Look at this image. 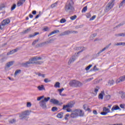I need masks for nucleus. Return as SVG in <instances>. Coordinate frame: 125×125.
<instances>
[{"mask_svg": "<svg viewBox=\"0 0 125 125\" xmlns=\"http://www.w3.org/2000/svg\"><path fill=\"white\" fill-rule=\"evenodd\" d=\"M64 9L66 12L70 14L74 13L75 12V7H74V1L73 0H68L64 6Z\"/></svg>", "mask_w": 125, "mask_h": 125, "instance_id": "1", "label": "nucleus"}, {"mask_svg": "<svg viewBox=\"0 0 125 125\" xmlns=\"http://www.w3.org/2000/svg\"><path fill=\"white\" fill-rule=\"evenodd\" d=\"M28 116H30V110H25L19 114V117L20 120L28 121Z\"/></svg>", "mask_w": 125, "mask_h": 125, "instance_id": "2", "label": "nucleus"}, {"mask_svg": "<svg viewBox=\"0 0 125 125\" xmlns=\"http://www.w3.org/2000/svg\"><path fill=\"white\" fill-rule=\"evenodd\" d=\"M34 61H38L37 56L34 57L29 59V61L28 62H26L24 63H22L21 64L22 66L25 67V68H28L30 64H35V63L33 62Z\"/></svg>", "mask_w": 125, "mask_h": 125, "instance_id": "3", "label": "nucleus"}, {"mask_svg": "<svg viewBox=\"0 0 125 125\" xmlns=\"http://www.w3.org/2000/svg\"><path fill=\"white\" fill-rule=\"evenodd\" d=\"M69 84L72 87H80L83 85V83L77 80H72L69 82Z\"/></svg>", "mask_w": 125, "mask_h": 125, "instance_id": "4", "label": "nucleus"}, {"mask_svg": "<svg viewBox=\"0 0 125 125\" xmlns=\"http://www.w3.org/2000/svg\"><path fill=\"white\" fill-rule=\"evenodd\" d=\"M74 105H75V103L72 101H71L66 105H63L62 110H65V109L67 108L66 109L67 112H72V109H70L69 108H73V107H74Z\"/></svg>", "mask_w": 125, "mask_h": 125, "instance_id": "5", "label": "nucleus"}, {"mask_svg": "<svg viewBox=\"0 0 125 125\" xmlns=\"http://www.w3.org/2000/svg\"><path fill=\"white\" fill-rule=\"evenodd\" d=\"M116 1V0H111L108 4L106 5L105 8L104 9V12H109L110 10L113 8V6H114V2Z\"/></svg>", "mask_w": 125, "mask_h": 125, "instance_id": "6", "label": "nucleus"}, {"mask_svg": "<svg viewBox=\"0 0 125 125\" xmlns=\"http://www.w3.org/2000/svg\"><path fill=\"white\" fill-rule=\"evenodd\" d=\"M10 23V20L7 19L2 21L0 24V30H3L4 26L8 25V23Z\"/></svg>", "mask_w": 125, "mask_h": 125, "instance_id": "7", "label": "nucleus"}, {"mask_svg": "<svg viewBox=\"0 0 125 125\" xmlns=\"http://www.w3.org/2000/svg\"><path fill=\"white\" fill-rule=\"evenodd\" d=\"M70 34H78V31H70V30H66L63 32H62L61 34H60V36H67V35H70Z\"/></svg>", "mask_w": 125, "mask_h": 125, "instance_id": "8", "label": "nucleus"}, {"mask_svg": "<svg viewBox=\"0 0 125 125\" xmlns=\"http://www.w3.org/2000/svg\"><path fill=\"white\" fill-rule=\"evenodd\" d=\"M54 40L53 39H50L47 41H46L45 42H43L40 44H37L36 45V47H42V45H43V44H47V43H52V42H53Z\"/></svg>", "mask_w": 125, "mask_h": 125, "instance_id": "9", "label": "nucleus"}, {"mask_svg": "<svg viewBox=\"0 0 125 125\" xmlns=\"http://www.w3.org/2000/svg\"><path fill=\"white\" fill-rule=\"evenodd\" d=\"M13 64H14V61H11L7 62L4 67L5 71H8V70H9V68H10Z\"/></svg>", "mask_w": 125, "mask_h": 125, "instance_id": "10", "label": "nucleus"}, {"mask_svg": "<svg viewBox=\"0 0 125 125\" xmlns=\"http://www.w3.org/2000/svg\"><path fill=\"white\" fill-rule=\"evenodd\" d=\"M73 112H76L78 114V117H83L84 116V112L83 111V110L80 109H76L73 111Z\"/></svg>", "mask_w": 125, "mask_h": 125, "instance_id": "11", "label": "nucleus"}, {"mask_svg": "<svg viewBox=\"0 0 125 125\" xmlns=\"http://www.w3.org/2000/svg\"><path fill=\"white\" fill-rule=\"evenodd\" d=\"M111 44H112V43H110L107 45H106L104 48L102 50H101V51L98 52V53L96 54V56L97 57H98L99 56V55H100V53L103 52V51H105V50H106V49H108V48H109V47H110V46L111 45Z\"/></svg>", "mask_w": 125, "mask_h": 125, "instance_id": "12", "label": "nucleus"}, {"mask_svg": "<svg viewBox=\"0 0 125 125\" xmlns=\"http://www.w3.org/2000/svg\"><path fill=\"white\" fill-rule=\"evenodd\" d=\"M40 106L42 107L43 109H45L46 108V103L43 101L42 100L39 103Z\"/></svg>", "mask_w": 125, "mask_h": 125, "instance_id": "13", "label": "nucleus"}, {"mask_svg": "<svg viewBox=\"0 0 125 125\" xmlns=\"http://www.w3.org/2000/svg\"><path fill=\"white\" fill-rule=\"evenodd\" d=\"M76 50H81V51H80L79 52H78L77 53V54H79V53L83 52V51H84V50H85V49H86V48H85V47H84L82 46V47H76Z\"/></svg>", "mask_w": 125, "mask_h": 125, "instance_id": "14", "label": "nucleus"}, {"mask_svg": "<svg viewBox=\"0 0 125 125\" xmlns=\"http://www.w3.org/2000/svg\"><path fill=\"white\" fill-rule=\"evenodd\" d=\"M79 117V113L77 112H74V113H72L70 114V118H72L73 119H75Z\"/></svg>", "mask_w": 125, "mask_h": 125, "instance_id": "15", "label": "nucleus"}, {"mask_svg": "<svg viewBox=\"0 0 125 125\" xmlns=\"http://www.w3.org/2000/svg\"><path fill=\"white\" fill-rule=\"evenodd\" d=\"M117 110H119V111H122V109L120 108V106L118 105L113 106L111 108V111H116Z\"/></svg>", "mask_w": 125, "mask_h": 125, "instance_id": "16", "label": "nucleus"}, {"mask_svg": "<svg viewBox=\"0 0 125 125\" xmlns=\"http://www.w3.org/2000/svg\"><path fill=\"white\" fill-rule=\"evenodd\" d=\"M50 102L51 103H52L53 104H55V105H57L58 103H59V101L55 99H51L50 100Z\"/></svg>", "mask_w": 125, "mask_h": 125, "instance_id": "17", "label": "nucleus"}, {"mask_svg": "<svg viewBox=\"0 0 125 125\" xmlns=\"http://www.w3.org/2000/svg\"><path fill=\"white\" fill-rule=\"evenodd\" d=\"M26 1V0H19L17 4V6H21L23 5V3Z\"/></svg>", "mask_w": 125, "mask_h": 125, "instance_id": "18", "label": "nucleus"}, {"mask_svg": "<svg viewBox=\"0 0 125 125\" xmlns=\"http://www.w3.org/2000/svg\"><path fill=\"white\" fill-rule=\"evenodd\" d=\"M125 75L121 77L119 79L117 80V83H119L121 82H125Z\"/></svg>", "mask_w": 125, "mask_h": 125, "instance_id": "19", "label": "nucleus"}, {"mask_svg": "<svg viewBox=\"0 0 125 125\" xmlns=\"http://www.w3.org/2000/svg\"><path fill=\"white\" fill-rule=\"evenodd\" d=\"M16 52V49L12 50L7 53V55L8 56L11 55V54H14Z\"/></svg>", "mask_w": 125, "mask_h": 125, "instance_id": "20", "label": "nucleus"}, {"mask_svg": "<svg viewBox=\"0 0 125 125\" xmlns=\"http://www.w3.org/2000/svg\"><path fill=\"white\" fill-rule=\"evenodd\" d=\"M64 113L61 112L59 113L57 115V117L59 118V119H62V118H63V115Z\"/></svg>", "mask_w": 125, "mask_h": 125, "instance_id": "21", "label": "nucleus"}, {"mask_svg": "<svg viewBox=\"0 0 125 125\" xmlns=\"http://www.w3.org/2000/svg\"><path fill=\"white\" fill-rule=\"evenodd\" d=\"M103 94H105L104 93V91H102L101 93L99 95V99H103L104 95Z\"/></svg>", "mask_w": 125, "mask_h": 125, "instance_id": "22", "label": "nucleus"}, {"mask_svg": "<svg viewBox=\"0 0 125 125\" xmlns=\"http://www.w3.org/2000/svg\"><path fill=\"white\" fill-rule=\"evenodd\" d=\"M37 35H40V32H35L33 35L30 34L28 38H34V37H36Z\"/></svg>", "mask_w": 125, "mask_h": 125, "instance_id": "23", "label": "nucleus"}, {"mask_svg": "<svg viewBox=\"0 0 125 125\" xmlns=\"http://www.w3.org/2000/svg\"><path fill=\"white\" fill-rule=\"evenodd\" d=\"M38 89H39V90H44L45 89V88H44V86L43 85L38 86Z\"/></svg>", "mask_w": 125, "mask_h": 125, "instance_id": "24", "label": "nucleus"}, {"mask_svg": "<svg viewBox=\"0 0 125 125\" xmlns=\"http://www.w3.org/2000/svg\"><path fill=\"white\" fill-rule=\"evenodd\" d=\"M29 32H31V27H29L28 29L24 30L22 32V34H28Z\"/></svg>", "mask_w": 125, "mask_h": 125, "instance_id": "25", "label": "nucleus"}, {"mask_svg": "<svg viewBox=\"0 0 125 125\" xmlns=\"http://www.w3.org/2000/svg\"><path fill=\"white\" fill-rule=\"evenodd\" d=\"M75 60H76V59L75 58H70V59L68 61V64L70 65V64H71V63H73V62H74V61H75Z\"/></svg>", "mask_w": 125, "mask_h": 125, "instance_id": "26", "label": "nucleus"}, {"mask_svg": "<svg viewBox=\"0 0 125 125\" xmlns=\"http://www.w3.org/2000/svg\"><path fill=\"white\" fill-rule=\"evenodd\" d=\"M103 111L107 113V114H108V113H110V109H109V108H107L106 107H104L103 108Z\"/></svg>", "mask_w": 125, "mask_h": 125, "instance_id": "27", "label": "nucleus"}, {"mask_svg": "<svg viewBox=\"0 0 125 125\" xmlns=\"http://www.w3.org/2000/svg\"><path fill=\"white\" fill-rule=\"evenodd\" d=\"M54 87L59 88L60 87V83L56 82L54 85Z\"/></svg>", "mask_w": 125, "mask_h": 125, "instance_id": "28", "label": "nucleus"}, {"mask_svg": "<svg viewBox=\"0 0 125 125\" xmlns=\"http://www.w3.org/2000/svg\"><path fill=\"white\" fill-rule=\"evenodd\" d=\"M51 111L52 112H56L58 111V108H57V107L56 106L52 107L51 109Z\"/></svg>", "mask_w": 125, "mask_h": 125, "instance_id": "29", "label": "nucleus"}, {"mask_svg": "<svg viewBox=\"0 0 125 125\" xmlns=\"http://www.w3.org/2000/svg\"><path fill=\"white\" fill-rule=\"evenodd\" d=\"M125 25V22H123L117 25L116 26L114 27V29H116V28H120L121 26H124Z\"/></svg>", "mask_w": 125, "mask_h": 125, "instance_id": "30", "label": "nucleus"}, {"mask_svg": "<svg viewBox=\"0 0 125 125\" xmlns=\"http://www.w3.org/2000/svg\"><path fill=\"white\" fill-rule=\"evenodd\" d=\"M116 116H125V114H115V115L113 116H107V117H104V118H113V117H116Z\"/></svg>", "mask_w": 125, "mask_h": 125, "instance_id": "31", "label": "nucleus"}, {"mask_svg": "<svg viewBox=\"0 0 125 125\" xmlns=\"http://www.w3.org/2000/svg\"><path fill=\"white\" fill-rule=\"evenodd\" d=\"M110 98H111V96L110 95H106L104 97V100L105 101H108V100H110Z\"/></svg>", "mask_w": 125, "mask_h": 125, "instance_id": "32", "label": "nucleus"}, {"mask_svg": "<svg viewBox=\"0 0 125 125\" xmlns=\"http://www.w3.org/2000/svg\"><path fill=\"white\" fill-rule=\"evenodd\" d=\"M50 100V97H48L47 98H44L43 100H42V101H43L44 102H48V101H49Z\"/></svg>", "mask_w": 125, "mask_h": 125, "instance_id": "33", "label": "nucleus"}, {"mask_svg": "<svg viewBox=\"0 0 125 125\" xmlns=\"http://www.w3.org/2000/svg\"><path fill=\"white\" fill-rule=\"evenodd\" d=\"M87 10V6H85L83 8L82 10V12L83 13L86 12Z\"/></svg>", "mask_w": 125, "mask_h": 125, "instance_id": "34", "label": "nucleus"}, {"mask_svg": "<svg viewBox=\"0 0 125 125\" xmlns=\"http://www.w3.org/2000/svg\"><path fill=\"white\" fill-rule=\"evenodd\" d=\"M114 81L113 80H109L108 81V84H110V85H113L114 83Z\"/></svg>", "mask_w": 125, "mask_h": 125, "instance_id": "35", "label": "nucleus"}, {"mask_svg": "<svg viewBox=\"0 0 125 125\" xmlns=\"http://www.w3.org/2000/svg\"><path fill=\"white\" fill-rule=\"evenodd\" d=\"M58 4V1L56 2L55 3L52 4L51 5V8H53L56 6V5Z\"/></svg>", "mask_w": 125, "mask_h": 125, "instance_id": "36", "label": "nucleus"}, {"mask_svg": "<svg viewBox=\"0 0 125 125\" xmlns=\"http://www.w3.org/2000/svg\"><path fill=\"white\" fill-rule=\"evenodd\" d=\"M91 67H92V64H89L88 66H87L85 68V70L86 71H88V70H89V69H90V68H91Z\"/></svg>", "mask_w": 125, "mask_h": 125, "instance_id": "37", "label": "nucleus"}, {"mask_svg": "<svg viewBox=\"0 0 125 125\" xmlns=\"http://www.w3.org/2000/svg\"><path fill=\"white\" fill-rule=\"evenodd\" d=\"M34 64H38V65H41V64H42L43 63V62L42 61H38V62H34Z\"/></svg>", "mask_w": 125, "mask_h": 125, "instance_id": "38", "label": "nucleus"}, {"mask_svg": "<svg viewBox=\"0 0 125 125\" xmlns=\"http://www.w3.org/2000/svg\"><path fill=\"white\" fill-rule=\"evenodd\" d=\"M83 24H81L79 25H77L75 26V29H80V28H83Z\"/></svg>", "mask_w": 125, "mask_h": 125, "instance_id": "39", "label": "nucleus"}, {"mask_svg": "<svg viewBox=\"0 0 125 125\" xmlns=\"http://www.w3.org/2000/svg\"><path fill=\"white\" fill-rule=\"evenodd\" d=\"M98 68H97V67L96 65H94V67L93 68V69H91L90 71H98Z\"/></svg>", "mask_w": 125, "mask_h": 125, "instance_id": "40", "label": "nucleus"}, {"mask_svg": "<svg viewBox=\"0 0 125 125\" xmlns=\"http://www.w3.org/2000/svg\"><path fill=\"white\" fill-rule=\"evenodd\" d=\"M44 97V96L38 97L37 98V101H41V100H42V98H43Z\"/></svg>", "mask_w": 125, "mask_h": 125, "instance_id": "41", "label": "nucleus"}, {"mask_svg": "<svg viewBox=\"0 0 125 125\" xmlns=\"http://www.w3.org/2000/svg\"><path fill=\"white\" fill-rule=\"evenodd\" d=\"M5 7V5L4 4H1L0 5V10H1L2 8Z\"/></svg>", "mask_w": 125, "mask_h": 125, "instance_id": "42", "label": "nucleus"}, {"mask_svg": "<svg viewBox=\"0 0 125 125\" xmlns=\"http://www.w3.org/2000/svg\"><path fill=\"white\" fill-rule=\"evenodd\" d=\"M9 124H14V123H15V119H11V120L9 121Z\"/></svg>", "mask_w": 125, "mask_h": 125, "instance_id": "43", "label": "nucleus"}, {"mask_svg": "<svg viewBox=\"0 0 125 125\" xmlns=\"http://www.w3.org/2000/svg\"><path fill=\"white\" fill-rule=\"evenodd\" d=\"M124 3H125V0H123L119 5V8H121V6H123Z\"/></svg>", "mask_w": 125, "mask_h": 125, "instance_id": "44", "label": "nucleus"}, {"mask_svg": "<svg viewBox=\"0 0 125 125\" xmlns=\"http://www.w3.org/2000/svg\"><path fill=\"white\" fill-rule=\"evenodd\" d=\"M26 106L28 108H30L32 106V104L30 102H27Z\"/></svg>", "mask_w": 125, "mask_h": 125, "instance_id": "45", "label": "nucleus"}, {"mask_svg": "<svg viewBox=\"0 0 125 125\" xmlns=\"http://www.w3.org/2000/svg\"><path fill=\"white\" fill-rule=\"evenodd\" d=\"M44 83H50V82H51V81H50V80H49L47 78H46L44 80Z\"/></svg>", "mask_w": 125, "mask_h": 125, "instance_id": "46", "label": "nucleus"}, {"mask_svg": "<svg viewBox=\"0 0 125 125\" xmlns=\"http://www.w3.org/2000/svg\"><path fill=\"white\" fill-rule=\"evenodd\" d=\"M66 19H62L60 20V23H65V22H66Z\"/></svg>", "mask_w": 125, "mask_h": 125, "instance_id": "47", "label": "nucleus"}, {"mask_svg": "<svg viewBox=\"0 0 125 125\" xmlns=\"http://www.w3.org/2000/svg\"><path fill=\"white\" fill-rule=\"evenodd\" d=\"M86 16L87 18H90L91 17V14H90V13H88L86 14Z\"/></svg>", "mask_w": 125, "mask_h": 125, "instance_id": "48", "label": "nucleus"}, {"mask_svg": "<svg viewBox=\"0 0 125 125\" xmlns=\"http://www.w3.org/2000/svg\"><path fill=\"white\" fill-rule=\"evenodd\" d=\"M77 18V15H74L70 17L71 20H75Z\"/></svg>", "mask_w": 125, "mask_h": 125, "instance_id": "49", "label": "nucleus"}, {"mask_svg": "<svg viewBox=\"0 0 125 125\" xmlns=\"http://www.w3.org/2000/svg\"><path fill=\"white\" fill-rule=\"evenodd\" d=\"M95 18H96V15H94V16H92V17H91V18L90 19L89 21H92V20H94V19H95Z\"/></svg>", "mask_w": 125, "mask_h": 125, "instance_id": "50", "label": "nucleus"}, {"mask_svg": "<svg viewBox=\"0 0 125 125\" xmlns=\"http://www.w3.org/2000/svg\"><path fill=\"white\" fill-rule=\"evenodd\" d=\"M15 7H16V4H14L11 7V11H12V10H14V9H15Z\"/></svg>", "mask_w": 125, "mask_h": 125, "instance_id": "51", "label": "nucleus"}, {"mask_svg": "<svg viewBox=\"0 0 125 125\" xmlns=\"http://www.w3.org/2000/svg\"><path fill=\"white\" fill-rule=\"evenodd\" d=\"M38 42H39V40H35V41L32 42V45H35V44H36V43H37Z\"/></svg>", "mask_w": 125, "mask_h": 125, "instance_id": "52", "label": "nucleus"}, {"mask_svg": "<svg viewBox=\"0 0 125 125\" xmlns=\"http://www.w3.org/2000/svg\"><path fill=\"white\" fill-rule=\"evenodd\" d=\"M69 116H70V114H67L65 115V117H64V119L66 120V121H67L68 120V117H69Z\"/></svg>", "mask_w": 125, "mask_h": 125, "instance_id": "53", "label": "nucleus"}, {"mask_svg": "<svg viewBox=\"0 0 125 125\" xmlns=\"http://www.w3.org/2000/svg\"><path fill=\"white\" fill-rule=\"evenodd\" d=\"M48 27H45L43 29V31H44V32H47V31H48Z\"/></svg>", "mask_w": 125, "mask_h": 125, "instance_id": "54", "label": "nucleus"}, {"mask_svg": "<svg viewBox=\"0 0 125 125\" xmlns=\"http://www.w3.org/2000/svg\"><path fill=\"white\" fill-rule=\"evenodd\" d=\"M125 104H120V107L122 108V109H125Z\"/></svg>", "mask_w": 125, "mask_h": 125, "instance_id": "55", "label": "nucleus"}, {"mask_svg": "<svg viewBox=\"0 0 125 125\" xmlns=\"http://www.w3.org/2000/svg\"><path fill=\"white\" fill-rule=\"evenodd\" d=\"M40 16H41V11L39 12V14L35 17L34 19H38Z\"/></svg>", "mask_w": 125, "mask_h": 125, "instance_id": "56", "label": "nucleus"}, {"mask_svg": "<svg viewBox=\"0 0 125 125\" xmlns=\"http://www.w3.org/2000/svg\"><path fill=\"white\" fill-rule=\"evenodd\" d=\"M63 90H64V88H62V89H59L58 90V91L59 92L60 94H61V93H62V91H63Z\"/></svg>", "mask_w": 125, "mask_h": 125, "instance_id": "57", "label": "nucleus"}, {"mask_svg": "<svg viewBox=\"0 0 125 125\" xmlns=\"http://www.w3.org/2000/svg\"><path fill=\"white\" fill-rule=\"evenodd\" d=\"M101 115H102L103 116H106L107 115V112H101Z\"/></svg>", "mask_w": 125, "mask_h": 125, "instance_id": "58", "label": "nucleus"}, {"mask_svg": "<svg viewBox=\"0 0 125 125\" xmlns=\"http://www.w3.org/2000/svg\"><path fill=\"white\" fill-rule=\"evenodd\" d=\"M97 36V33H94L92 35H91V37L92 38H95V37H96Z\"/></svg>", "mask_w": 125, "mask_h": 125, "instance_id": "59", "label": "nucleus"}, {"mask_svg": "<svg viewBox=\"0 0 125 125\" xmlns=\"http://www.w3.org/2000/svg\"><path fill=\"white\" fill-rule=\"evenodd\" d=\"M120 34V37H125V32L122 33H119Z\"/></svg>", "mask_w": 125, "mask_h": 125, "instance_id": "60", "label": "nucleus"}, {"mask_svg": "<svg viewBox=\"0 0 125 125\" xmlns=\"http://www.w3.org/2000/svg\"><path fill=\"white\" fill-rule=\"evenodd\" d=\"M21 70L19 69V70H16V75H17V74H21Z\"/></svg>", "mask_w": 125, "mask_h": 125, "instance_id": "61", "label": "nucleus"}, {"mask_svg": "<svg viewBox=\"0 0 125 125\" xmlns=\"http://www.w3.org/2000/svg\"><path fill=\"white\" fill-rule=\"evenodd\" d=\"M32 13L33 15H36L37 14V11L34 10L32 12Z\"/></svg>", "mask_w": 125, "mask_h": 125, "instance_id": "62", "label": "nucleus"}, {"mask_svg": "<svg viewBox=\"0 0 125 125\" xmlns=\"http://www.w3.org/2000/svg\"><path fill=\"white\" fill-rule=\"evenodd\" d=\"M54 31H53L51 32L49 35H48V37H50V36H52V35H54Z\"/></svg>", "mask_w": 125, "mask_h": 125, "instance_id": "63", "label": "nucleus"}, {"mask_svg": "<svg viewBox=\"0 0 125 125\" xmlns=\"http://www.w3.org/2000/svg\"><path fill=\"white\" fill-rule=\"evenodd\" d=\"M93 113L94 115H97V111L96 110H94L93 111Z\"/></svg>", "mask_w": 125, "mask_h": 125, "instance_id": "64", "label": "nucleus"}]
</instances>
